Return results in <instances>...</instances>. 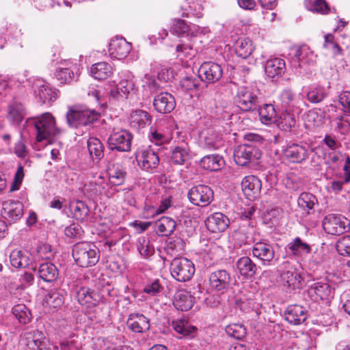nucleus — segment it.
Here are the masks:
<instances>
[{"label":"nucleus","instance_id":"nucleus-1","mask_svg":"<svg viewBox=\"0 0 350 350\" xmlns=\"http://www.w3.org/2000/svg\"><path fill=\"white\" fill-rule=\"evenodd\" d=\"M27 124L32 126L36 131L38 142H50L52 137L60 132L56 126L55 118L49 112L31 119Z\"/></svg>","mask_w":350,"mask_h":350},{"label":"nucleus","instance_id":"nucleus-2","mask_svg":"<svg viewBox=\"0 0 350 350\" xmlns=\"http://www.w3.org/2000/svg\"><path fill=\"white\" fill-rule=\"evenodd\" d=\"M72 256L76 263L82 267L95 265L99 260V250L91 243L81 242L74 245Z\"/></svg>","mask_w":350,"mask_h":350},{"label":"nucleus","instance_id":"nucleus-3","mask_svg":"<svg viewBox=\"0 0 350 350\" xmlns=\"http://www.w3.org/2000/svg\"><path fill=\"white\" fill-rule=\"evenodd\" d=\"M234 100L243 111L256 110L261 103L259 90L253 86H240L237 88Z\"/></svg>","mask_w":350,"mask_h":350},{"label":"nucleus","instance_id":"nucleus-4","mask_svg":"<svg viewBox=\"0 0 350 350\" xmlns=\"http://www.w3.org/2000/svg\"><path fill=\"white\" fill-rule=\"evenodd\" d=\"M120 80L111 88L109 96L114 100L120 101L132 97L136 94L137 88L135 85L134 76L128 70L119 74Z\"/></svg>","mask_w":350,"mask_h":350},{"label":"nucleus","instance_id":"nucleus-5","mask_svg":"<svg viewBox=\"0 0 350 350\" xmlns=\"http://www.w3.org/2000/svg\"><path fill=\"white\" fill-rule=\"evenodd\" d=\"M100 116L99 112L94 109H70L66 113L68 124L70 127H78L93 124Z\"/></svg>","mask_w":350,"mask_h":350},{"label":"nucleus","instance_id":"nucleus-6","mask_svg":"<svg viewBox=\"0 0 350 350\" xmlns=\"http://www.w3.org/2000/svg\"><path fill=\"white\" fill-rule=\"evenodd\" d=\"M172 276L179 282L189 280L196 271L194 264L186 258H176L170 265Z\"/></svg>","mask_w":350,"mask_h":350},{"label":"nucleus","instance_id":"nucleus-7","mask_svg":"<svg viewBox=\"0 0 350 350\" xmlns=\"http://www.w3.org/2000/svg\"><path fill=\"white\" fill-rule=\"evenodd\" d=\"M261 152L258 148L251 144H242L234 151V160L241 166H246L250 162L259 159Z\"/></svg>","mask_w":350,"mask_h":350},{"label":"nucleus","instance_id":"nucleus-8","mask_svg":"<svg viewBox=\"0 0 350 350\" xmlns=\"http://www.w3.org/2000/svg\"><path fill=\"white\" fill-rule=\"evenodd\" d=\"M132 134L126 130L113 132L107 139V147L111 150L129 152L131 150Z\"/></svg>","mask_w":350,"mask_h":350},{"label":"nucleus","instance_id":"nucleus-9","mask_svg":"<svg viewBox=\"0 0 350 350\" xmlns=\"http://www.w3.org/2000/svg\"><path fill=\"white\" fill-rule=\"evenodd\" d=\"M322 225L327 234L340 235L349 229V221L341 215L329 214L324 217Z\"/></svg>","mask_w":350,"mask_h":350},{"label":"nucleus","instance_id":"nucleus-10","mask_svg":"<svg viewBox=\"0 0 350 350\" xmlns=\"http://www.w3.org/2000/svg\"><path fill=\"white\" fill-rule=\"evenodd\" d=\"M136 160L142 170L150 173H153L159 164L158 154L150 147L138 151Z\"/></svg>","mask_w":350,"mask_h":350},{"label":"nucleus","instance_id":"nucleus-11","mask_svg":"<svg viewBox=\"0 0 350 350\" xmlns=\"http://www.w3.org/2000/svg\"><path fill=\"white\" fill-rule=\"evenodd\" d=\"M222 75L223 70L221 66L213 62H205L198 68V78L207 83L218 81Z\"/></svg>","mask_w":350,"mask_h":350},{"label":"nucleus","instance_id":"nucleus-12","mask_svg":"<svg viewBox=\"0 0 350 350\" xmlns=\"http://www.w3.org/2000/svg\"><path fill=\"white\" fill-rule=\"evenodd\" d=\"M252 252L253 257L260 260L263 265H270L275 256L273 246L264 241L254 243Z\"/></svg>","mask_w":350,"mask_h":350},{"label":"nucleus","instance_id":"nucleus-13","mask_svg":"<svg viewBox=\"0 0 350 350\" xmlns=\"http://www.w3.org/2000/svg\"><path fill=\"white\" fill-rule=\"evenodd\" d=\"M261 187V180L256 176L248 175L242 180V191L247 198L250 200H254L260 196Z\"/></svg>","mask_w":350,"mask_h":350},{"label":"nucleus","instance_id":"nucleus-14","mask_svg":"<svg viewBox=\"0 0 350 350\" xmlns=\"http://www.w3.org/2000/svg\"><path fill=\"white\" fill-rule=\"evenodd\" d=\"M206 229L213 233L224 232L229 226L230 220L224 214L217 212L209 215L204 221Z\"/></svg>","mask_w":350,"mask_h":350},{"label":"nucleus","instance_id":"nucleus-15","mask_svg":"<svg viewBox=\"0 0 350 350\" xmlns=\"http://www.w3.org/2000/svg\"><path fill=\"white\" fill-rule=\"evenodd\" d=\"M77 299L81 305L91 308L99 304L102 296L98 291L83 286L77 291Z\"/></svg>","mask_w":350,"mask_h":350},{"label":"nucleus","instance_id":"nucleus-16","mask_svg":"<svg viewBox=\"0 0 350 350\" xmlns=\"http://www.w3.org/2000/svg\"><path fill=\"white\" fill-rule=\"evenodd\" d=\"M24 206L19 201L8 200L3 203L1 215L10 222L20 219L23 215Z\"/></svg>","mask_w":350,"mask_h":350},{"label":"nucleus","instance_id":"nucleus-17","mask_svg":"<svg viewBox=\"0 0 350 350\" xmlns=\"http://www.w3.org/2000/svg\"><path fill=\"white\" fill-rule=\"evenodd\" d=\"M334 288L327 282H319L311 285L308 290V295L314 301L327 299L332 296Z\"/></svg>","mask_w":350,"mask_h":350},{"label":"nucleus","instance_id":"nucleus-18","mask_svg":"<svg viewBox=\"0 0 350 350\" xmlns=\"http://www.w3.org/2000/svg\"><path fill=\"white\" fill-rule=\"evenodd\" d=\"M126 325L133 332L144 333L150 329V321L141 313H131L126 321Z\"/></svg>","mask_w":350,"mask_h":350},{"label":"nucleus","instance_id":"nucleus-19","mask_svg":"<svg viewBox=\"0 0 350 350\" xmlns=\"http://www.w3.org/2000/svg\"><path fill=\"white\" fill-rule=\"evenodd\" d=\"M153 106L159 113H169L175 108V99L172 94L167 92H161L154 97Z\"/></svg>","mask_w":350,"mask_h":350},{"label":"nucleus","instance_id":"nucleus-20","mask_svg":"<svg viewBox=\"0 0 350 350\" xmlns=\"http://www.w3.org/2000/svg\"><path fill=\"white\" fill-rule=\"evenodd\" d=\"M284 157L289 161L299 163L308 157V153L305 146L292 144L282 150Z\"/></svg>","mask_w":350,"mask_h":350},{"label":"nucleus","instance_id":"nucleus-21","mask_svg":"<svg viewBox=\"0 0 350 350\" xmlns=\"http://www.w3.org/2000/svg\"><path fill=\"white\" fill-rule=\"evenodd\" d=\"M231 281L230 274L225 269L212 272L209 276L210 286L217 291L226 289Z\"/></svg>","mask_w":350,"mask_h":350},{"label":"nucleus","instance_id":"nucleus-22","mask_svg":"<svg viewBox=\"0 0 350 350\" xmlns=\"http://www.w3.org/2000/svg\"><path fill=\"white\" fill-rule=\"evenodd\" d=\"M131 49V43L123 38H116L111 40L109 45V54L117 58L123 59L126 57Z\"/></svg>","mask_w":350,"mask_h":350},{"label":"nucleus","instance_id":"nucleus-23","mask_svg":"<svg viewBox=\"0 0 350 350\" xmlns=\"http://www.w3.org/2000/svg\"><path fill=\"white\" fill-rule=\"evenodd\" d=\"M285 319L291 324L299 325L307 319V310L300 305L289 306L285 310Z\"/></svg>","mask_w":350,"mask_h":350},{"label":"nucleus","instance_id":"nucleus-24","mask_svg":"<svg viewBox=\"0 0 350 350\" xmlns=\"http://www.w3.org/2000/svg\"><path fill=\"white\" fill-rule=\"evenodd\" d=\"M265 71L271 79L282 76L286 70V64L283 59L279 57L271 58L265 64Z\"/></svg>","mask_w":350,"mask_h":350},{"label":"nucleus","instance_id":"nucleus-25","mask_svg":"<svg viewBox=\"0 0 350 350\" xmlns=\"http://www.w3.org/2000/svg\"><path fill=\"white\" fill-rule=\"evenodd\" d=\"M255 229L251 226L250 221L243 224L234 233V239L240 245L251 244L255 242L254 237Z\"/></svg>","mask_w":350,"mask_h":350},{"label":"nucleus","instance_id":"nucleus-26","mask_svg":"<svg viewBox=\"0 0 350 350\" xmlns=\"http://www.w3.org/2000/svg\"><path fill=\"white\" fill-rule=\"evenodd\" d=\"M295 57L300 67L314 66L317 59V55L307 45L299 46L296 50Z\"/></svg>","mask_w":350,"mask_h":350},{"label":"nucleus","instance_id":"nucleus-27","mask_svg":"<svg viewBox=\"0 0 350 350\" xmlns=\"http://www.w3.org/2000/svg\"><path fill=\"white\" fill-rule=\"evenodd\" d=\"M286 249L292 256L297 258L302 257L311 252V246L298 237L288 243Z\"/></svg>","mask_w":350,"mask_h":350},{"label":"nucleus","instance_id":"nucleus-28","mask_svg":"<svg viewBox=\"0 0 350 350\" xmlns=\"http://www.w3.org/2000/svg\"><path fill=\"white\" fill-rule=\"evenodd\" d=\"M280 99L282 106L285 107L286 110L292 111L299 110L301 100L296 96L292 90L288 88L283 90L280 93Z\"/></svg>","mask_w":350,"mask_h":350},{"label":"nucleus","instance_id":"nucleus-29","mask_svg":"<svg viewBox=\"0 0 350 350\" xmlns=\"http://www.w3.org/2000/svg\"><path fill=\"white\" fill-rule=\"evenodd\" d=\"M38 277L46 282L55 281L59 275V270L52 262L42 263L38 268Z\"/></svg>","mask_w":350,"mask_h":350},{"label":"nucleus","instance_id":"nucleus-30","mask_svg":"<svg viewBox=\"0 0 350 350\" xmlns=\"http://www.w3.org/2000/svg\"><path fill=\"white\" fill-rule=\"evenodd\" d=\"M113 72L111 65L105 62L96 63L90 68L91 75L98 80H105L110 77Z\"/></svg>","mask_w":350,"mask_h":350},{"label":"nucleus","instance_id":"nucleus-31","mask_svg":"<svg viewBox=\"0 0 350 350\" xmlns=\"http://www.w3.org/2000/svg\"><path fill=\"white\" fill-rule=\"evenodd\" d=\"M109 180L114 185H120L126 180V172L124 167L118 163H113L107 168Z\"/></svg>","mask_w":350,"mask_h":350},{"label":"nucleus","instance_id":"nucleus-32","mask_svg":"<svg viewBox=\"0 0 350 350\" xmlns=\"http://www.w3.org/2000/svg\"><path fill=\"white\" fill-rule=\"evenodd\" d=\"M131 125L136 129H142L150 125L152 122L151 115L144 110L137 109L131 114Z\"/></svg>","mask_w":350,"mask_h":350},{"label":"nucleus","instance_id":"nucleus-33","mask_svg":"<svg viewBox=\"0 0 350 350\" xmlns=\"http://www.w3.org/2000/svg\"><path fill=\"white\" fill-rule=\"evenodd\" d=\"M236 268L243 276H253L257 270L256 264L248 256L240 258L236 262Z\"/></svg>","mask_w":350,"mask_h":350},{"label":"nucleus","instance_id":"nucleus-34","mask_svg":"<svg viewBox=\"0 0 350 350\" xmlns=\"http://www.w3.org/2000/svg\"><path fill=\"white\" fill-rule=\"evenodd\" d=\"M281 279L284 286L292 289L300 288L302 286L303 278L296 270H288L281 274Z\"/></svg>","mask_w":350,"mask_h":350},{"label":"nucleus","instance_id":"nucleus-35","mask_svg":"<svg viewBox=\"0 0 350 350\" xmlns=\"http://www.w3.org/2000/svg\"><path fill=\"white\" fill-rule=\"evenodd\" d=\"M195 302V297L188 293L178 292L174 296V306L180 310H190Z\"/></svg>","mask_w":350,"mask_h":350},{"label":"nucleus","instance_id":"nucleus-36","mask_svg":"<svg viewBox=\"0 0 350 350\" xmlns=\"http://www.w3.org/2000/svg\"><path fill=\"white\" fill-rule=\"evenodd\" d=\"M10 261L14 267L25 268L30 264L31 259L27 251L14 250L10 255Z\"/></svg>","mask_w":350,"mask_h":350},{"label":"nucleus","instance_id":"nucleus-37","mask_svg":"<svg viewBox=\"0 0 350 350\" xmlns=\"http://www.w3.org/2000/svg\"><path fill=\"white\" fill-rule=\"evenodd\" d=\"M200 164L204 170L217 171L220 170L224 165V161L223 158L218 154H208L201 159Z\"/></svg>","mask_w":350,"mask_h":350},{"label":"nucleus","instance_id":"nucleus-38","mask_svg":"<svg viewBox=\"0 0 350 350\" xmlns=\"http://www.w3.org/2000/svg\"><path fill=\"white\" fill-rule=\"evenodd\" d=\"M25 109L22 103L13 101L8 107V118L13 124H19L24 119Z\"/></svg>","mask_w":350,"mask_h":350},{"label":"nucleus","instance_id":"nucleus-39","mask_svg":"<svg viewBox=\"0 0 350 350\" xmlns=\"http://www.w3.org/2000/svg\"><path fill=\"white\" fill-rule=\"evenodd\" d=\"M329 86L325 87L321 85L311 86L307 92V98L312 103L322 102L329 94Z\"/></svg>","mask_w":350,"mask_h":350},{"label":"nucleus","instance_id":"nucleus-40","mask_svg":"<svg viewBox=\"0 0 350 350\" xmlns=\"http://www.w3.org/2000/svg\"><path fill=\"white\" fill-rule=\"evenodd\" d=\"M37 98L42 104H49L53 103L57 98V92L47 85H41L36 92Z\"/></svg>","mask_w":350,"mask_h":350},{"label":"nucleus","instance_id":"nucleus-41","mask_svg":"<svg viewBox=\"0 0 350 350\" xmlns=\"http://www.w3.org/2000/svg\"><path fill=\"white\" fill-rule=\"evenodd\" d=\"M234 51L237 56L245 59L253 51L252 41L247 38H239L234 44Z\"/></svg>","mask_w":350,"mask_h":350},{"label":"nucleus","instance_id":"nucleus-42","mask_svg":"<svg viewBox=\"0 0 350 350\" xmlns=\"http://www.w3.org/2000/svg\"><path fill=\"white\" fill-rule=\"evenodd\" d=\"M137 249L141 256L148 259L154 254V247L149 238L140 237L137 241Z\"/></svg>","mask_w":350,"mask_h":350},{"label":"nucleus","instance_id":"nucleus-43","mask_svg":"<svg viewBox=\"0 0 350 350\" xmlns=\"http://www.w3.org/2000/svg\"><path fill=\"white\" fill-rule=\"evenodd\" d=\"M67 292L63 288L51 290L46 297L47 304L54 308L62 306L64 303Z\"/></svg>","mask_w":350,"mask_h":350},{"label":"nucleus","instance_id":"nucleus-44","mask_svg":"<svg viewBox=\"0 0 350 350\" xmlns=\"http://www.w3.org/2000/svg\"><path fill=\"white\" fill-rule=\"evenodd\" d=\"M157 232L162 236H169L174 231L176 228V222L172 218L168 217H162L156 221Z\"/></svg>","mask_w":350,"mask_h":350},{"label":"nucleus","instance_id":"nucleus-45","mask_svg":"<svg viewBox=\"0 0 350 350\" xmlns=\"http://www.w3.org/2000/svg\"><path fill=\"white\" fill-rule=\"evenodd\" d=\"M317 204L316 196L310 193L303 192L297 199L298 206L308 213H310V211L312 210Z\"/></svg>","mask_w":350,"mask_h":350},{"label":"nucleus","instance_id":"nucleus-46","mask_svg":"<svg viewBox=\"0 0 350 350\" xmlns=\"http://www.w3.org/2000/svg\"><path fill=\"white\" fill-rule=\"evenodd\" d=\"M258 111L260 119L265 124H270L275 121V109L271 104H264L256 109Z\"/></svg>","mask_w":350,"mask_h":350},{"label":"nucleus","instance_id":"nucleus-47","mask_svg":"<svg viewBox=\"0 0 350 350\" xmlns=\"http://www.w3.org/2000/svg\"><path fill=\"white\" fill-rule=\"evenodd\" d=\"M87 144L91 157L100 160L104 156V146L100 140L96 137H90Z\"/></svg>","mask_w":350,"mask_h":350},{"label":"nucleus","instance_id":"nucleus-48","mask_svg":"<svg viewBox=\"0 0 350 350\" xmlns=\"http://www.w3.org/2000/svg\"><path fill=\"white\" fill-rule=\"evenodd\" d=\"M172 328L178 334L183 336H188L195 332L196 328L194 325L190 324L189 321L185 319L173 321L172 323Z\"/></svg>","mask_w":350,"mask_h":350},{"label":"nucleus","instance_id":"nucleus-49","mask_svg":"<svg viewBox=\"0 0 350 350\" xmlns=\"http://www.w3.org/2000/svg\"><path fill=\"white\" fill-rule=\"evenodd\" d=\"M70 209L74 217L81 221L85 220L88 216L90 210L88 205L83 201L77 200L70 204Z\"/></svg>","mask_w":350,"mask_h":350},{"label":"nucleus","instance_id":"nucleus-50","mask_svg":"<svg viewBox=\"0 0 350 350\" xmlns=\"http://www.w3.org/2000/svg\"><path fill=\"white\" fill-rule=\"evenodd\" d=\"M180 87L186 92L185 96L192 98L197 95V82L196 79L191 76H186L180 81Z\"/></svg>","mask_w":350,"mask_h":350},{"label":"nucleus","instance_id":"nucleus-51","mask_svg":"<svg viewBox=\"0 0 350 350\" xmlns=\"http://www.w3.org/2000/svg\"><path fill=\"white\" fill-rule=\"evenodd\" d=\"M235 306L244 312H250V311L257 312L260 304L251 298H241L236 300Z\"/></svg>","mask_w":350,"mask_h":350},{"label":"nucleus","instance_id":"nucleus-52","mask_svg":"<svg viewBox=\"0 0 350 350\" xmlns=\"http://www.w3.org/2000/svg\"><path fill=\"white\" fill-rule=\"evenodd\" d=\"M12 313L14 315V317L18 319L19 323L22 324H27L30 321V311L24 304L16 305L12 308Z\"/></svg>","mask_w":350,"mask_h":350},{"label":"nucleus","instance_id":"nucleus-53","mask_svg":"<svg viewBox=\"0 0 350 350\" xmlns=\"http://www.w3.org/2000/svg\"><path fill=\"white\" fill-rule=\"evenodd\" d=\"M198 195L202 203L201 206H206L213 200L214 194L211 187L206 185H198Z\"/></svg>","mask_w":350,"mask_h":350},{"label":"nucleus","instance_id":"nucleus-54","mask_svg":"<svg viewBox=\"0 0 350 350\" xmlns=\"http://www.w3.org/2000/svg\"><path fill=\"white\" fill-rule=\"evenodd\" d=\"M226 332L228 336L232 338L241 340L246 335V329L241 324L234 323L226 327Z\"/></svg>","mask_w":350,"mask_h":350},{"label":"nucleus","instance_id":"nucleus-55","mask_svg":"<svg viewBox=\"0 0 350 350\" xmlns=\"http://www.w3.org/2000/svg\"><path fill=\"white\" fill-rule=\"evenodd\" d=\"M170 31L174 35L182 36L189 31V26L184 20L174 19Z\"/></svg>","mask_w":350,"mask_h":350},{"label":"nucleus","instance_id":"nucleus-56","mask_svg":"<svg viewBox=\"0 0 350 350\" xmlns=\"http://www.w3.org/2000/svg\"><path fill=\"white\" fill-rule=\"evenodd\" d=\"M163 286L159 279L148 280L145 284L143 291L150 296H157L162 292Z\"/></svg>","mask_w":350,"mask_h":350},{"label":"nucleus","instance_id":"nucleus-57","mask_svg":"<svg viewBox=\"0 0 350 350\" xmlns=\"http://www.w3.org/2000/svg\"><path fill=\"white\" fill-rule=\"evenodd\" d=\"M57 79L62 84L70 83L74 78V70L71 67L58 68L55 74Z\"/></svg>","mask_w":350,"mask_h":350},{"label":"nucleus","instance_id":"nucleus-58","mask_svg":"<svg viewBox=\"0 0 350 350\" xmlns=\"http://www.w3.org/2000/svg\"><path fill=\"white\" fill-rule=\"evenodd\" d=\"M295 123L296 119L295 116L290 113H285L282 114L278 125L282 130L288 131L295 126Z\"/></svg>","mask_w":350,"mask_h":350},{"label":"nucleus","instance_id":"nucleus-59","mask_svg":"<svg viewBox=\"0 0 350 350\" xmlns=\"http://www.w3.org/2000/svg\"><path fill=\"white\" fill-rule=\"evenodd\" d=\"M188 158V152L181 147L175 148L172 152L171 161L173 163L183 164Z\"/></svg>","mask_w":350,"mask_h":350},{"label":"nucleus","instance_id":"nucleus-60","mask_svg":"<svg viewBox=\"0 0 350 350\" xmlns=\"http://www.w3.org/2000/svg\"><path fill=\"white\" fill-rule=\"evenodd\" d=\"M336 250L341 256H350V235H345L337 241Z\"/></svg>","mask_w":350,"mask_h":350},{"label":"nucleus","instance_id":"nucleus-61","mask_svg":"<svg viewBox=\"0 0 350 350\" xmlns=\"http://www.w3.org/2000/svg\"><path fill=\"white\" fill-rule=\"evenodd\" d=\"M307 7L312 12L323 14H327L329 10V8L325 0H314Z\"/></svg>","mask_w":350,"mask_h":350},{"label":"nucleus","instance_id":"nucleus-62","mask_svg":"<svg viewBox=\"0 0 350 350\" xmlns=\"http://www.w3.org/2000/svg\"><path fill=\"white\" fill-rule=\"evenodd\" d=\"M90 185L93 187V191L95 195L99 196L105 193L107 184L105 182L102 176H99L94 182H91Z\"/></svg>","mask_w":350,"mask_h":350},{"label":"nucleus","instance_id":"nucleus-63","mask_svg":"<svg viewBox=\"0 0 350 350\" xmlns=\"http://www.w3.org/2000/svg\"><path fill=\"white\" fill-rule=\"evenodd\" d=\"M150 141L157 146H160L167 141V137L160 131L150 128L149 135Z\"/></svg>","mask_w":350,"mask_h":350},{"label":"nucleus","instance_id":"nucleus-64","mask_svg":"<svg viewBox=\"0 0 350 350\" xmlns=\"http://www.w3.org/2000/svg\"><path fill=\"white\" fill-rule=\"evenodd\" d=\"M42 338L43 336L41 332L34 334L31 340H29L30 338H28L29 341L27 345L32 350H42L44 346L43 341L42 340Z\"/></svg>","mask_w":350,"mask_h":350}]
</instances>
